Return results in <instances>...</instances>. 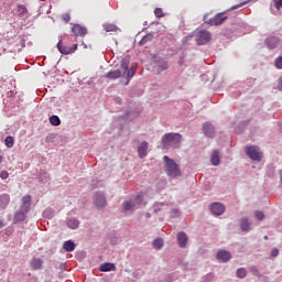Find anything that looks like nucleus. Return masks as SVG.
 I'll return each instance as SVG.
<instances>
[{"label": "nucleus", "mask_w": 282, "mask_h": 282, "mask_svg": "<svg viewBox=\"0 0 282 282\" xmlns=\"http://www.w3.org/2000/svg\"><path fill=\"white\" fill-rule=\"evenodd\" d=\"M158 73L161 74V72H166L169 69V62L161 61L156 65Z\"/></svg>", "instance_id": "bb28decb"}, {"label": "nucleus", "mask_w": 282, "mask_h": 282, "mask_svg": "<svg viewBox=\"0 0 282 282\" xmlns=\"http://www.w3.org/2000/svg\"><path fill=\"white\" fill-rule=\"evenodd\" d=\"M279 175H280V186H282V170L279 171Z\"/></svg>", "instance_id": "3c124183"}, {"label": "nucleus", "mask_w": 282, "mask_h": 282, "mask_svg": "<svg viewBox=\"0 0 282 282\" xmlns=\"http://www.w3.org/2000/svg\"><path fill=\"white\" fill-rule=\"evenodd\" d=\"M122 73L120 69L116 70H110L105 77L108 78L109 80H118V78H121Z\"/></svg>", "instance_id": "4be33fe9"}, {"label": "nucleus", "mask_w": 282, "mask_h": 282, "mask_svg": "<svg viewBox=\"0 0 282 282\" xmlns=\"http://www.w3.org/2000/svg\"><path fill=\"white\" fill-rule=\"evenodd\" d=\"M66 226L70 228V230H76L80 226V220L76 218H68L66 220Z\"/></svg>", "instance_id": "aec40b11"}, {"label": "nucleus", "mask_w": 282, "mask_h": 282, "mask_svg": "<svg viewBox=\"0 0 282 282\" xmlns=\"http://www.w3.org/2000/svg\"><path fill=\"white\" fill-rule=\"evenodd\" d=\"M70 54H74L78 50V44H74L73 46H69Z\"/></svg>", "instance_id": "49530a36"}, {"label": "nucleus", "mask_w": 282, "mask_h": 282, "mask_svg": "<svg viewBox=\"0 0 282 282\" xmlns=\"http://www.w3.org/2000/svg\"><path fill=\"white\" fill-rule=\"evenodd\" d=\"M274 4H275L276 10H281V8H282V0H274Z\"/></svg>", "instance_id": "79ce46f5"}, {"label": "nucleus", "mask_w": 282, "mask_h": 282, "mask_svg": "<svg viewBox=\"0 0 282 282\" xmlns=\"http://www.w3.org/2000/svg\"><path fill=\"white\" fill-rule=\"evenodd\" d=\"M41 181L42 182H47V176H46V178H41Z\"/></svg>", "instance_id": "864d4df0"}, {"label": "nucleus", "mask_w": 282, "mask_h": 282, "mask_svg": "<svg viewBox=\"0 0 282 282\" xmlns=\"http://www.w3.org/2000/svg\"><path fill=\"white\" fill-rule=\"evenodd\" d=\"M239 230H241V232H243L245 235H248V232H250L254 226L252 225V220L248 217H242L239 220Z\"/></svg>", "instance_id": "0eeeda50"}, {"label": "nucleus", "mask_w": 282, "mask_h": 282, "mask_svg": "<svg viewBox=\"0 0 282 282\" xmlns=\"http://www.w3.org/2000/svg\"><path fill=\"white\" fill-rule=\"evenodd\" d=\"M163 160L165 162V173L169 177L175 178L182 175V172H180V166L173 159L165 155Z\"/></svg>", "instance_id": "f03ea898"}, {"label": "nucleus", "mask_w": 282, "mask_h": 282, "mask_svg": "<svg viewBox=\"0 0 282 282\" xmlns=\"http://www.w3.org/2000/svg\"><path fill=\"white\" fill-rule=\"evenodd\" d=\"M149 142H147V141H143L140 145H139V148H138V153H139V158H140V160H144V158L147 156V155H149Z\"/></svg>", "instance_id": "4468645a"}, {"label": "nucleus", "mask_w": 282, "mask_h": 282, "mask_svg": "<svg viewBox=\"0 0 282 282\" xmlns=\"http://www.w3.org/2000/svg\"><path fill=\"white\" fill-rule=\"evenodd\" d=\"M264 240L268 241V236H264Z\"/></svg>", "instance_id": "6e6d98bb"}, {"label": "nucleus", "mask_w": 282, "mask_h": 282, "mask_svg": "<svg viewBox=\"0 0 282 282\" xmlns=\"http://www.w3.org/2000/svg\"><path fill=\"white\" fill-rule=\"evenodd\" d=\"M26 216L25 213H17L13 217L14 224H20V221H25Z\"/></svg>", "instance_id": "cd10ccee"}, {"label": "nucleus", "mask_w": 282, "mask_h": 282, "mask_svg": "<svg viewBox=\"0 0 282 282\" xmlns=\"http://www.w3.org/2000/svg\"><path fill=\"white\" fill-rule=\"evenodd\" d=\"M163 149H180L182 147V135L177 132L165 133L161 139Z\"/></svg>", "instance_id": "f257e3e1"}, {"label": "nucleus", "mask_w": 282, "mask_h": 282, "mask_svg": "<svg viewBox=\"0 0 282 282\" xmlns=\"http://www.w3.org/2000/svg\"><path fill=\"white\" fill-rule=\"evenodd\" d=\"M177 242L180 248H186V243H188V236H186V232L184 231L178 232Z\"/></svg>", "instance_id": "a211bd4d"}, {"label": "nucleus", "mask_w": 282, "mask_h": 282, "mask_svg": "<svg viewBox=\"0 0 282 282\" xmlns=\"http://www.w3.org/2000/svg\"><path fill=\"white\" fill-rule=\"evenodd\" d=\"M63 248L66 252H74L76 250V243H74V240H68L64 242Z\"/></svg>", "instance_id": "b1692460"}, {"label": "nucleus", "mask_w": 282, "mask_h": 282, "mask_svg": "<svg viewBox=\"0 0 282 282\" xmlns=\"http://www.w3.org/2000/svg\"><path fill=\"white\" fill-rule=\"evenodd\" d=\"M8 204H10V195L8 194L0 195V210H6Z\"/></svg>", "instance_id": "412c9836"}, {"label": "nucleus", "mask_w": 282, "mask_h": 282, "mask_svg": "<svg viewBox=\"0 0 282 282\" xmlns=\"http://www.w3.org/2000/svg\"><path fill=\"white\" fill-rule=\"evenodd\" d=\"M278 88L280 89V91H282V78L279 79Z\"/></svg>", "instance_id": "09e8293b"}, {"label": "nucleus", "mask_w": 282, "mask_h": 282, "mask_svg": "<svg viewBox=\"0 0 282 282\" xmlns=\"http://www.w3.org/2000/svg\"><path fill=\"white\" fill-rule=\"evenodd\" d=\"M236 276L238 279H246V276H248V271L246 270V268H240L237 270Z\"/></svg>", "instance_id": "c756f323"}, {"label": "nucleus", "mask_w": 282, "mask_h": 282, "mask_svg": "<svg viewBox=\"0 0 282 282\" xmlns=\"http://www.w3.org/2000/svg\"><path fill=\"white\" fill-rule=\"evenodd\" d=\"M6 145L8 147V149H12L14 147V138L12 137H7L6 138Z\"/></svg>", "instance_id": "473e14b6"}, {"label": "nucleus", "mask_w": 282, "mask_h": 282, "mask_svg": "<svg viewBox=\"0 0 282 282\" xmlns=\"http://www.w3.org/2000/svg\"><path fill=\"white\" fill-rule=\"evenodd\" d=\"M213 279H215V275L213 273H208L203 278V282H212Z\"/></svg>", "instance_id": "e433bc0d"}, {"label": "nucleus", "mask_w": 282, "mask_h": 282, "mask_svg": "<svg viewBox=\"0 0 282 282\" xmlns=\"http://www.w3.org/2000/svg\"><path fill=\"white\" fill-rule=\"evenodd\" d=\"M32 270H41L43 268V261L41 258H33L30 262Z\"/></svg>", "instance_id": "5701e85b"}, {"label": "nucleus", "mask_w": 282, "mask_h": 282, "mask_svg": "<svg viewBox=\"0 0 282 282\" xmlns=\"http://www.w3.org/2000/svg\"><path fill=\"white\" fill-rule=\"evenodd\" d=\"M166 205L159 203L154 205V213H158L159 210H166Z\"/></svg>", "instance_id": "f704fd0d"}, {"label": "nucleus", "mask_w": 282, "mask_h": 282, "mask_svg": "<svg viewBox=\"0 0 282 282\" xmlns=\"http://www.w3.org/2000/svg\"><path fill=\"white\" fill-rule=\"evenodd\" d=\"M55 139H56V134H48L46 137V142H54Z\"/></svg>", "instance_id": "a19ab883"}, {"label": "nucleus", "mask_w": 282, "mask_h": 282, "mask_svg": "<svg viewBox=\"0 0 282 282\" xmlns=\"http://www.w3.org/2000/svg\"><path fill=\"white\" fill-rule=\"evenodd\" d=\"M72 32H74L76 36H85V34H87V29L77 24L72 28Z\"/></svg>", "instance_id": "6ab92c4d"}, {"label": "nucleus", "mask_w": 282, "mask_h": 282, "mask_svg": "<svg viewBox=\"0 0 282 282\" xmlns=\"http://www.w3.org/2000/svg\"><path fill=\"white\" fill-rule=\"evenodd\" d=\"M9 175H10V174H8L7 171H2V172L0 173L1 180H8Z\"/></svg>", "instance_id": "37998d69"}, {"label": "nucleus", "mask_w": 282, "mask_h": 282, "mask_svg": "<svg viewBox=\"0 0 282 282\" xmlns=\"http://www.w3.org/2000/svg\"><path fill=\"white\" fill-rule=\"evenodd\" d=\"M18 13H19V17H25L28 14V8H25V6L23 4H19Z\"/></svg>", "instance_id": "2f4dec72"}, {"label": "nucleus", "mask_w": 282, "mask_h": 282, "mask_svg": "<svg viewBox=\"0 0 282 282\" xmlns=\"http://www.w3.org/2000/svg\"><path fill=\"white\" fill-rule=\"evenodd\" d=\"M210 162L213 166H219V164L221 163V155L219 150H214L212 152Z\"/></svg>", "instance_id": "dca6fc26"}, {"label": "nucleus", "mask_w": 282, "mask_h": 282, "mask_svg": "<svg viewBox=\"0 0 282 282\" xmlns=\"http://www.w3.org/2000/svg\"><path fill=\"white\" fill-rule=\"evenodd\" d=\"M62 19H63V21H65V23H69V21H70V15H69V13H64V14H62Z\"/></svg>", "instance_id": "ea45409f"}, {"label": "nucleus", "mask_w": 282, "mask_h": 282, "mask_svg": "<svg viewBox=\"0 0 282 282\" xmlns=\"http://www.w3.org/2000/svg\"><path fill=\"white\" fill-rule=\"evenodd\" d=\"M264 43L269 50H276V47H279V45H281V39H279L274 35H269L265 39Z\"/></svg>", "instance_id": "1a4fd4ad"}, {"label": "nucleus", "mask_w": 282, "mask_h": 282, "mask_svg": "<svg viewBox=\"0 0 282 282\" xmlns=\"http://www.w3.org/2000/svg\"><path fill=\"white\" fill-rule=\"evenodd\" d=\"M274 65L276 69H282V56H279L278 58H275Z\"/></svg>", "instance_id": "c9c22d12"}, {"label": "nucleus", "mask_w": 282, "mask_h": 282, "mask_svg": "<svg viewBox=\"0 0 282 282\" xmlns=\"http://www.w3.org/2000/svg\"><path fill=\"white\" fill-rule=\"evenodd\" d=\"M216 217H219L221 215V213H215L214 214Z\"/></svg>", "instance_id": "603ef678"}, {"label": "nucleus", "mask_w": 282, "mask_h": 282, "mask_svg": "<svg viewBox=\"0 0 282 282\" xmlns=\"http://www.w3.org/2000/svg\"><path fill=\"white\" fill-rule=\"evenodd\" d=\"M57 50L58 52H61V54H64V55L72 54L69 46H64L63 41H59L57 43Z\"/></svg>", "instance_id": "a878e982"}, {"label": "nucleus", "mask_w": 282, "mask_h": 282, "mask_svg": "<svg viewBox=\"0 0 282 282\" xmlns=\"http://www.w3.org/2000/svg\"><path fill=\"white\" fill-rule=\"evenodd\" d=\"M99 272H116V264L111 262L101 263Z\"/></svg>", "instance_id": "f3484780"}, {"label": "nucleus", "mask_w": 282, "mask_h": 282, "mask_svg": "<svg viewBox=\"0 0 282 282\" xmlns=\"http://www.w3.org/2000/svg\"><path fill=\"white\" fill-rule=\"evenodd\" d=\"M254 217H256L257 221H263V219H265V214L257 213Z\"/></svg>", "instance_id": "4c0bfd02"}, {"label": "nucleus", "mask_w": 282, "mask_h": 282, "mask_svg": "<svg viewBox=\"0 0 282 282\" xmlns=\"http://www.w3.org/2000/svg\"><path fill=\"white\" fill-rule=\"evenodd\" d=\"M203 131L206 138H215L216 135L215 126H213L210 122H205L203 124Z\"/></svg>", "instance_id": "9b49d317"}, {"label": "nucleus", "mask_w": 282, "mask_h": 282, "mask_svg": "<svg viewBox=\"0 0 282 282\" xmlns=\"http://www.w3.org/2000/svg\"><path fill=\"white\" fill-rule=\"evenodd\" d=\"M6 226V220L0 218V228H3Z\"/></svg>", "instance_id": "8fccbe9b"}, {"label": "nucleus", "mask_w": 282, "mask_h": 282, "mask_svg": "<svg viewBox=\"0 0 282 282\" xmlns=\"http://www.w3.org/2000/svg\"><path fill=\"white\" fill-rule=\"evenodd\" d=\"M142 202H144V194H139L133 200L123 203V210H135L137 206H142Z\"/></svg>", "instance_id": "20e7f679"}, {"label": "nucleus", "mask_w": 282, "mask_h": 282, "mask_svg": "<svg viewBox=\"0 0 282 282\" xmlns=\"http://www.w3.org/2000/svg\"><path fill=\"white\" fill-rule=\"evenodd\" d=\"M129 63H131V59L129 57H124L120 64L122 76H127L128 78L126 85H129V80H131L133 76H135V68L134 67L129 68Z\"/></svg>", "instance_id": "7ed1b4c3"}, {"label": "nucleus", "mask_w": 282, "mask_h": 282, "mask_svg": "<svg viewBox=\"0 0 282 282\" xmlns=\"http://www.w3.org/2000/svg\"><path fill=\"white\" fill-rule=\"evenodd\" d=\"M243 6H246V2H242V3H239V4H237V6H234V7H231L229 10H230V11L237 10V9L243 7Z\"/></svg>", "instance_id": "c03bdc74"}, {"label": "nucleus", "mask_w": 282, "mask_h": 282, "mask_svg": "<svg viewBox=\"0 0 282 282\" xmlns=\"http://www.w3.org/2000/svg\"><path fill=\"white\" fill-rule=\"evenodd\" d=\"M212 34L208 31H198L196 34V43L197 45H206L212 39Z\"/></svg>", "instance_id": "6e6552de"}, {"label": "nucleus", "mask_w": 282, "mask_h": 282, "mask_svg": "<svg viewBox=\"0 0 282 282\" xmlns=\"http://www.w3.org/2000/svg\"><path fill=\"white\" fill-rule=\"evenodd\" d=\"M44 217H46V219H50L53 217L52 213H44Z\"/></svg>", "instance_id": "de8ad7c7"}, {"label": "nucleus", "mask_w": 282, "mask_h": 282, "mask_svg": "<svg viewBox=\"0 0 282 282\" xmlns=\"http://www.w3.org/2000/svg\"><path fill=\"white\" fill-rule=\"evenodd\" d=\"M153 250H162L164 248V240L162 238H156L152 241Z\"/></svg>", "instance_id": "393cba45"}, {"label": "nucleus", "mask_w": 282, "mask_h": 282, "mask_svg": "<svg viewBox=\"0 0 282 282\" xmlns=\"http://www.w3.org/2000/svg\"><path fill=\"white\" fill-rule=\"evenodd\" d=\"M228 17L224 15V13H217L214 18L207 21L208 25H221L224 21H226Z\"/></svg>", "instance_id": "9d476101"}, {"label": "nucleus", "mask_w": 282, "mask_h": 282, "mask_svg": "<svg viewBox=\"0 0 282 282\" xmlns=\"http://www.w3.org/2000/svg\"><path fill=\"white\" fill-rule=\"evenodd\" d=\"M151 41H153V34L149 33L141 39L139 45H147V43H151Z\"/></svg>", "instance_id": "c85d7f7f"}, {"label": "nucleus", "mask_w": 282, "mask_h": 282, "mask_svg": "<svg viewBox=\"0 0 282 282\" xmlns=\"http://www.w3.org/2000/svg\"><path fill=\"white\" fill-rule=\"evenodd\" d=\"M0 162H3V156L0 155Z\"/></svg>", "instance_id": "5fc2aeb1"}, {"label": "nucleus", "mask_w": 282, "mask_h": 282, "mask_svg": "<svg viewBox=\"0 0 282 282\" xmlns=\"http://www.w3.org/2000/svg\"><path fill=\"white\" fill-rule=\"evenodd\" d=\"M154 14L158 17V19H160L162 17V9H155Z\"/></svg>", "instance_id": "a18cd8bd"}, {"label": "nucleus", "mask_w": 282, "mask_h": 282, "mask_svg": "<svg viewBox=\"0 0 282 282\" xmlns=\"http://www.w3.org/2000/svg\"><path fill=\"white\" fill-rule=\"evenodd\" d=\"M94 205L100 210V208H105L107 206V196L102 192H96L93 196Z\"/></svg>", "instance_id": "423d86ee"}, {"label": "nucleus", "mask_w": 282, "mask_h": 282, "mask_svg": "<svg viewBox=\"0 0 282 282\" xmlns=\"http://www.w3.org/2000/svg\"><path fill=\"white\" fill-rule=\"evenodd\" d=\"M246 154L248 155V158H250V160H253V162H261L262 153L259 147H247Z\"/></svg>", "instance_id": "39448f33"}, {"label": "nucleus", "mask_w": 282, "mask_h": 282, "mask_svg": "<svg viewBox=\"0 0 282 282\" xmlns=\"http://www.w3.org/2000/svg\"><path fill=\"white\" fill-rule=\"evenodd\" d=\"M270 257H272L273 259H276V257H279V248H273L271 250Z\"/></svg>", "instance_id": "58836bf2"}, {"label": "nucleus", "mask_w": 282, "mask_h": 282, "mask_svg": "<svg viewBox=\"0 0 282 282\" xmlns=\"http://www.w3.org/2000/svg\"><path fill=\"white\" fill-rule=\"evenodd\" d=\"M209 210L210 213H226V206L220 202L212 203Z\"/></svg>", "instance_id": "2eb2a0df"}, {"label": "nucleus", "mask_w": 282, "mask_h": 282, "mask_svg": "<svg viewBox=\"0 0 282 282\" xmlns=\"http://www.w3.org/2000/svg\"><path fill=\"white\" fill-rule=\"evenodd\" d=\"M30 206H32V197L26 195L22 198V206L20 213H30Z\"/></svg>", "instance_id": "ddd939ff"}, {"label": "nucleus", "mask_w": 282, "mask_h": 282, "mask_svg": "<svg viewBox=\"0 0 282 282\" xmlns=\"http://www.w3.org/2000/svg\"><path fill=\"white\" fill-rule=\"evenodd\" d=\"M216 259L221 261V263H228V261L232 259V254H230V252L227 250H219L216 254Z\"/></svg>", "instance_id": "f8f14e48"}, {"label": "nucleus", "mask_w": 282, "mask_h": 282, "mask_svg": "<svg viewBox=\"0 0 282 282\" xmlns=\"http://www.w3.org/2000/svg\"><path fill=\"white\" fill-rule=\"evenodd\" d=\"M50 122L53 127H59L61 124V118L58 116H51L50 117Z\"/></svg>", "instance_id": "7c9ffc66"}, {"label": "nucleus", "mask_w": 282, "mask_h": 282, "mask_svg": "<svg viewBox=\"0 0 282 282\" xmlns=\"http://www.w3.org/2000/svg\"><path fill=\"white\" fill-rule=\"evenodd\" d=\"M106 32H116L118 30V26L116 24H105Z\"/></svg>", "instance_id": "72a5a7b5"}]
</instances>
